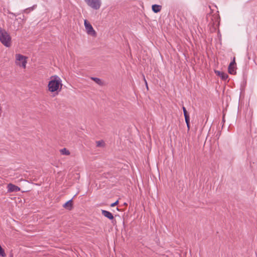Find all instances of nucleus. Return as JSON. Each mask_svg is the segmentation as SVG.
I'll use <instances>...</instances> for the list:
<instances>
[{
    "mask_svg": "<svg viewBox=\"0 0 257 257\" xmlns=\"http://www.w3.org/2000/svg\"><path fill=\"white\" fill-rule=\"evenodd\" d=\"M86 4L95 10L100 9L101 5V0H84Z\"/></svg>",
    "mask_w": 257,
    "mask_h": 257,
    "instance_id": "obj_4",
    "label": "nucleus"
},
{
    "mask_svg": "<svg viewBox=\"0 0 257 257\" xmlns=\"http://www.w3.org/2000/svg\"><path fill=\"white\" fill-rule=\"evenodd\" d=\"M91 79L94 81L96 83H97L99 85H102V83L101 80L97 77H92Z\"/></svg>",
    "mask_w": 257,
    "mask_h": 257,
    "instance_id": "obj_14",
    "label": "nucleus"
},
{
    "mask_svg": "<svg viewBox=\"0 0 257 257\" xmlns=\"http://www.w3.org/2000/svg\"><path fill=\"white\" fill-rule=\"evenodd\" d=\"M35 7H36V6H33V7H30V8L25 9L24 10H23V13H29L30 12L33 11L34 10V9L35 8Z\"/></svg>",
    "mask_w": 257,
    "mask_h": 257,
    "instance_id": "obj_12",
    "label": "nucleus"
},
{
    "mask_svg": "<svg viewBox=\"0 0 257 257\" xmlns=\"http://www.w3.org/2000/svg\"><path fill=\"white\" fill-rule=\"evenodd\" d=\"M84 26L87 34L92 36H96V32L91 25L87 21L84 20Z\"/></svg>",
    "mask_w": 257,
    "mask_h": 257,
    "instance_id": "obj_5",
    "label": "nucleus"
},
{
    "mask_svg": "<svg viewBox=\"0 0 257 257\" xmlns=\"http://www.w3.org/2000/svg\"><path fill=\"white\" fill-rule=\"evenodd\" d=\"M60 153H61V154L64 155H69L70 154L69 151L66 148H63L60 150Z\"/></svg>",
    "mask_w": 257,
    "mask_h": 257,
    "instance_id": "obj_13",
    "label": "nucleus"
},
{
    "mask_svg": "<svg viewBox=\"0 0 257 257\" xmlns=\"http://www.w3.org/2000/svg\"><path fill=\"white\" fill-rule=\"evenodd\" d=\"M0 42L6 47H10L11 45V37L5 30L0 28Z\"/></svg>",
    "mask_w": 257,
    "mask_h": 257,
    "instance_id": "obj_2",
    "label": "nucleus"
},
{
    "mask_svg": "<svg viewBox=\"0 0 257 257\" xmlns=\"http://www.w3.org/2000/svg\"><path fill=\"white\" fill-rule=\"evenodd\" d=\"M6 254L5 253L4 250L3 249L2 246L0 245V256H5Z\"/></svg>",
    "mask_w": 257,
    "mask_h": 257,
    "instance_id": "obj_16",
    "label": "nucleus"
},
{
    "mask_svg": "<svg viewBox=\"0 0 257 257\" xmlns=\"http://www.w3.org/2000/svg\"><path fill=\"white\" fill-rule=\"evenodd\" d=\"M48 85V90L51 92L60 90L62 86L60 78L57 75H54L51 76Z\"/></svg>",
    "mask_w": 257,
    "mask_h": 257,
    "instance_id": "obj_1",
    "label": "nucleus"
},
{
    "mask_svg": "<svg viewBox=\"0 0 257 257\" xmlns=\"http://www.w3.org/2000/svg\"><path fill=\"white\" fill-rule=\"evenodd\" d=\"M8 191L9 192H17L20 191V188L12 183H9L7 186Z\"/></svg>",
    "mask_w": 257,
    "mask_h": 257,
    "instance_id": "obj_6",
    "label": "nucleus"
},
{
    "mask_svg": "<svg viewBox=\"0 0 257 257\" xmlns=\"http://www.w3.org/2000/svg\"><path fill=\"white\" fill-rule=\"evenodd\" d=\"M63 207L68 210H71L72 207V199L69 200L63 205Z\"/></svg>",
    "mask_w": 257,
    "mask_h": 257,
    "instance_id": "obj_10",
    "label": "nucleus"
},
{
    "mask_svg": "<svg viewBox=\"0 0 257 257\" xmlns=\"http://www.w3.org/2000/svg\"><path fill=\"white\" fill-rule=\"evenodd\" d=\"M27 57L20 54L16 55V64L24 68H26L27 63Z\"/></svg>",
    "mask_w": 257,
    "mask_h": 257,
    "instance_id": "obj_3",
    "label": "nucleus"
},
{
    "mask_svg": "<svg viewBox=\"0 0 257 257\" xmlns=\"http://www.w3.org/2000/svg\"><path fill=\"white\" fill-rule=\"evenodd\" d=\"M183 113H184V115L185 118H187V119L188 117H189V115L188 114L185 107L184 106L183 107Z\"/></svg>",
    "mask_w": 257,
    "mask_h": 257,
    "instance_id": "obj_15",
    "label": "nucleus"
},
{
    "mask_svg": "<svg viewBox=\"0 0 257 257\" xmlns=\"http://www.w3.org/2000/svg\"><path fill=\"white\" fill-rule=\"evenodd\" d=\"M96 143H97V146L100 147V146H102L103 145V142H102V141H98V142H96Z\"/></svg>",
    "mask_w": 257,
    "mask_h": 257,
    "instance_id": "obj_17",
    "label": "nucleus"
},
{
    "mask_svg": "<svg viewBox=\"0 0 257 257\" xmlns=\"http://www.w3.org/2000/svg\"><path fill=\"white\" fill-rule=\"evenodd\" d=\"M187 126L188 127V130H189L190 129V125L189 124V125H187Z\"/></svg>",
    "mask_w": 257,
    "mask_h": 257,
    "instance_id": "obj_22",
    "label": "nucleus"
},
{
    "mask_svg": "<svg viewBox=\"0 0 257 257\" xmlns=\"http://www.w3.org/2000/svg\"><path fill=\"white\" fill-rule=\"evenodd\" d=\"M215 73L217 75L220 76L222 80H226L228 77L227 74L222 72L216 70L215 71Z\"/></svg>",
    "mask_w": 257,
    "mask_h": 257,
    "instance_id": "obj_9",
    "label": "nucleus"
},
{
    "mask_svg": "<svg viewBox=\"0 0 257 257\" xmlns=\"http://www.w3.org/2000/svg\"><path fill=\"white\" fill-rule=\"evenodd\" d=\"M102 214L106 217V218L111 220L113 219V216L112 213L108 211L102 210H101Z\"/></svg>",
    "mask_w": 257,
    "mask_h": 257,
    "instance_id": "obj_8",
    "label": "nucleus"
},
{
    "mask_svg": "<svg viewBox=\"0 0 257 257\" xmlns=\"http://www.w3.org/2000/svg\"><path fill=\"white\" fill-rule=\"evenodd\" d=\"M228 72L231 74H234L235 73V62L234 58L229 64L228 66Z\"/></svg>",
    "mask_w": 257,
    "mask_h": 257,
    "instance_id": "obj_7",
    "label": "nucleus"
},
{
    "mask_svg": "<svg viewBox=\"0 0 257 257\" xmlns=\"http://www.w3.org/2000/svg\"><path fill=\"white\" fill-rule=\"evenodd\" d=\"M20 19H22V20H24L25 19V17L24 16H23V18H19Z\"/></svg>",
    "mask_w": 257,
    "mask_h": 257,
    "instance_id": "obj_21",
    "label": "nucleus"
},
{
    "mask_svg": "<svg viewBox=\"0 0 257 257\" xmlns=\"http://www.w3.org/2000/svg\"><path fill=\"white\" fill-rule=\"evenodd\" d=\"M161 10V7L159 5H154L152 6V10L154 13H158Z\"/></svg>",
    "mask_w": 257,
    "mask_h": 257,
    "instance_id": "obj_11",
    "label": "nucleus"
},
{
    "mask_svg": "<svg viewBox=\"0 0 257 257\" xmlns=\"http://www.w3.org/2000/svg\"><path fill=\"white\" fill-rule=\"evenodd\" d=\"M9 14H11V15H12L13 16L16 17L17 16V14L9 12Z\"/></svg>",
    "mask_w": 257,
    "mask_h": 257,
    "instance_id": "obj_20",
    "label": "nucleus"
},
{
    "mask_svg": "<svg viewBox=\"0 0 257 257\" xmlns=\"http://www.w3.org/2000/svg\"><path fill=\"white\" fill-rule=\"evenodd\" d=\"M118 202V200H117V201H115V202H114V203H112V204L110 205L111 207H114V206H115V205H116L117 204Z\"/></svg>",
    "mask_w": 257,
    "mask_h": 257,
    "instance_id": "obj_19",
    "label": "nucleus"
},
{
    "mask_svg": "<svg viewBox=\"0 0 257 257\" xmlns=\"http://www.w3.org/2000/svg\"><path fill=\"white\" fill-rule=\"evenodd\" d=\"M185 122L187 124V125H189L190 117H188L187 119V118H185Z\"/></svg>",
    "mask_w": 257,
    "mask_h": 257,
    "instance_id": "obj_18",
    "label": "nucleus"
}]
</instances>
